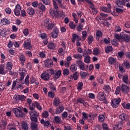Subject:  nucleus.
Instances as JSON below:
<instances>
[{"label":"nucleus","mask_w":130,"mask_h":130,"mask_svg":"<svg viewBox=\"0 0 130 130\" xmlns=\"http://www.w3.org/2000/svg\"><path fill=\"white\" fill-rule=\"evenodd\" d=\"M53 6L55 10L51 9L49 10V14L52 17H57L58 16V7L56 5V2L53 1Z\"/></svg>","instance_id":"nucleus-1"},{"label":"nucleus","mask_w":130,"mask_h":130,"mask_svg":"<svg viewBox=\"0 0 130 130\" xmlns=\"http://www.w3.org/2000/svg\"><path fill=\"white\" fill-rule=\"evenodd\" d=\"M116 4L120 8H122L123 6L130 8V0H117Z\"/></svg>","instance_id":"nucleus-2"},{"label":"nucleus","mask_w":130,"mask_h":130,"mask_svg":"<svg viewBox=\"0 0 130 130\" xmlns=\"http://www.w3.org/2000/svg\"><path fill=\"white\" fill-rule=\"evenodd\" d=\"M12 111L16 117H23L24 115L21 108H14L12 110Z\"/></svg>","instance_id":"nucleus-3"},{"label":"nucleus","mask_w":130,"mask_h":130,"mask_svg":"<svg viewBox=\"0 0 130 130\" xmlns=\"http://www.w3.org/2000/svg\"><path fill=\"white\" fill-rule=\"evenodd\" d=\"M44 25L48 30H52L53 29V24H52V22L49 18H47L44 20Z\"/></svg>","instance_id":"nucleus-4"},{"label":"nucleus","mask_w":130,"mask_h":130,"mask_svg":"<svg viewBox=\"0 0 130 130\" xmlns=\"http://www.w3.org/2000/svg\"><path fill=\"white\" fill-rule=\"evenodd\" d=\"M86 1L89 5V7L90 8V9L92 11V13L93 15H96V14H97V13H98V11H97V9H96V8H95V6H94V5H93V2L90 1L89 0H86Z\"/></svg>","instance_id":"nucleus-5"},{"label":"nucleus","mask_w":130,"mask_h":130,"mask_svg":"<svg viewBox=\"0 0 130 130\" xmlns=\"http://www.w3.org/2000/svg\"><path fill=\"white\" fill-rule=\"evenodd\" d=\"M120 101H121V100L120 98L114 99L112 100L111 101V105L114 108H116V107H118V105H119V103H120Z\"/></svg>","instance_id":"nucleus-6"},{"label":"nucleus","mask_w":130,"mask_h":130,"mask_svg":"<svg viewBox=\"0 0 130 130\" xmlns=\"http://www.w3.org/2000/svg\"><path fill=\"white\" fill-rule=\"evenodd\" d=\"M39 10L38 12V15L40 17H41L43 15V12L45 11V6L42 3H40L39 4Z\"/></svg>","instance_id":"nucleus-7"},{"label":"nucleus","mask_w":130,"mask_h":130,"mask_svg":"<svg viewBox=\"0 0 130 130\" xmlns=\"http://www.w3.org/2000/svg\"><path fill=\"white\" fill-rule=\"evenodd\" d=\"M26 102L27 104H28V107L31 111H33L34 109H35V103H34L30 98H28L26 99Z\"/></svg>","instance_id":"nucleus-8"},{"label":"nucleus","mask_w":130,"mask_h":130,"mask_svg":"<svg viewBox=\"0 0 130 130\" xmlns=\"http://www.w3.org/2000/svg\"><path fill=\"white\" fill-rule=\"evenodd\" d=\"M22 10V8L20 5L18 4L16 5L15 8L14 10V13L15 16H20L21 15V11Z\"/></svg>","instance_id":"nucleus-9"},{"label":"nucleus","mask_w":130,"mask_h":130,"mask_svg":"<svg viewBox=\"0 0 130 130\" xmlns=\"http://www.w3.org/2000/svg\"><path fill=\"white\" fill-rule=\"evenodd\" d=\"M101 11L105 12L106 13H110L111 11V5L110 4H107V7L105 6H102L100 7Z\"/></svg>","instance_id":"nucleus-10"},{"label":"nucleus","mask_w":130,"mask_h":130,"mask_svg":"<svg viewBox=\"0 0 130 130\" xmlns=\"http://www.w3.org/2000/svg\"><path fill=\"white\" fill-rule=\"evenodd\" d=\"M58 34H59V30L57 28H55L51 33V37L54 39L57 38L58 37Z\"/></svg>","instance_id":"nucleus-11"},{"label":"nucleus","mask_w":130,"mask_h":130,"mask_svg":"<svg viewBox=\"0 0 130 130\" xmlns=\"http://www.w3.org/2000/svg\"><path fill=\"white\" fill-rule=\"evenodd\" d=\"M44 64L46 68H52L53 67V61L51 59H47L44 61Z\"/></svg>","instance_id":"nucleus-12"},{"label":"nucleus","mask_w":130,"mask_h":130,"mask_svg":"<svg viewBox=\"0 0 130 130\" xmlns=\"http://www.w3.org/2000/svg\"><path fill=\"white\" fill-rule=\"evenodd\" d=\"M98 99L100 101H104L106 99V94L104 92H100L98 94Z\"/></svg>","instance_id":"nucleus-13"},{"label":"nucleus","mask_w":130,"mask_h":130,"mask_svg":"<svg viewBox=\"0 0 130 130\" xmlns=\"http://www.w3.org/2000/svg\"><path fill=\"white\" fill-rule=\"evenodd\" d=\"M23 47L26 49H31L32 46H31V41L27 39L23 43Z\"/></svg>","instance_id":"nucleus-14"},{"label":"nucleus","mask_w":130,"mask_h":130,"mask_svg":"<svg viewBox=\"0 0 130 130\" xmlns=\"http://www.w3.org/2000/svg\"><path fill=\"white\" fill-rule=\"evenodd\" d=\"M26 69H20L19 70V74L20 75L21 77L20 78V81H22L24 79V77L26 76Z\"/></svg>","instance_id":"nucleus-15"},{"label":"nucleus","mask_w":130,"mask_h":130,"mask_svg":"<svg viewBox=\"0 0 130 130\" xmlns=\"http://www.w3.org/2000/svg\"><path fill=\"white\" fill-rule=\"evenodd\" d=\"M49 78L50 77L45 71L43 72V73H42L41 75V78L44 81H48L49 80Z\"/></svg>","instance_id":"nucleus-16"},{"label":"nucleus","mask_w":130,"mask_h":130,"mask_svg":"<svg viewBox=\"0 0 130 130\" xmlns=\"http://www.w3.org/2000/svg\"><path fill=\"white\" fill-rule=\"evenodd\" d=\"M16 101H24L26 100V97L24 95H16L14 98Z\"/></svg>","instance_id":"nucleus-17"},{"label":"nucleus","mask_w":130,"mask_h":130,"mask_svg":"<svg viewBox=\"0 0 130 130\" xmlns=\"http://www.w3.org/2000/svg\"><path fill=\"white\" fill-rule=\"evenodd\" d=\"M121 39H123L124 41H126V42H128L130 40V36L126 35V34H121Z\"/></svg>","instance_id":"nucleus-18"},{"label":"nucleus","mask_w":130,"mask_h":130,"mask_svg":"<svg viewBox=\"0 0 130 130\" xmlns=\"http://www.w3.org/2000/svg\"><path fill=\"white\" fill-rule=\"evenodd\" d=\"M76 40L77 41H81V38L79 36H78V35L73 34L72 42H73V43H75V42H76Z\"/></svg>","instance_id":"nucleus-19"},{"label":"nucleus","mask_w":130,"mask_h":130,"mask_svg":"<svg viewBox=\"0 0 130 130\" xmlns=\"http://www.w3.org/2000/svg\"><path fill=\"white\" fill-rule=\"evenodd\" d=\"M18 57L21 63L24 64V63H25V61H26V58L25 57V56L23 54H21L19 55Z\"/></svg>","instance_id":"nucleus-20"},{"label":"nucleus","mask_w":130,"mask_h":130,"mask_svg":"<svg viewBox=\"0 0 130 130\" xmlns=\"http://www.w3.org/2000/svg\"><path fill=\"white\" fill-rule=\"evenodd\" d=\"M64 110V108L63 107V106H60L59 107H57L55 109L56 114H60V113H61V112H62Z\"/></svg>","instance_id":"nucleus-21"},{"label":"nucleus","mask_w":130,"mask_h":130,"mask_svg":"<svg viewBox=\"0 0 130 130\" xmlns=\"http://www.w3.org/2000/svg\"><path fill=\"white\" fill-rule=\"evenodd\" d=\"M26 12L28 14V15H30V16H33L34 14H35L34 9L32 8L31 7L28 8L27 9Z\"/></svg>","instance_id":"nucleus-22"},{"label":"nucleus","mask_w":130,"mask_h":130,"mask_svg":"<svg viewBox=\"0 0 130 130\" xmlns=\"http://www.w3.org/2000/svg\"><path fill=\"white\" fill-rule=\"evenodd\" d=\"M60 75H61V71H60V70L55 71L53 76L54 79H55V80H57V79H58L59 77H60Z\"/></svg>","instance_id":"nucleus-23"},{"label":"nucleus","mask_w":130,"mask_h":130,"mask_svg":"<svg viewBox=\"0 0 130 130\" xmlns=\"http://www.w3.org/2000/svg\"><path fill=\"white\" fill-rule=\"evenodd\" d=\"M103 89L106 93H109L111 91V88L109 85H104Z\"/></svg>","instance_id":"nucleus-24"},{"label":"nucleus","mask_w":130,"mask_h":130,"mask_svg":"<svg viewBox=\"0 0 130 130\" xmlns=\"http://www.w3.org/2000/svg\"><path fill=\"white\" fill-rule=\"evenodd\" d=\"M60 103V100L58 98H54L53 104L54 106H58Z\"/></svg>","instance_id":"nucleus-25"},{"label":"nucleus","mask_w":130,"mask_h":130,"mask_svg":"<svg viewBox=\"0 0 130 130\" xmlns=\"http://www.w3.org/2000/svg\"><path fill=\"white\" fill-rule=\"evenodd\" d=\"M122 67H124V68H126V69H129L130 68V62L129 61L125 60L123 62V63L122 64Z\"/></svg>","instance_id":"nucleus-26"},{"label":"nucleus","mask_w":130,"mask_h":130,"mask_svg":"<svg viewBox=\"0 0 130 130\" xmlns=\"http://www.w3.org/2000/svg\"><path fill=\"white\" fill-rule=\"evenodd\" d=\"M6 69L11 71L13 69V62H7L6 64Z\"/></svg>","instance_id":"nucleus-27"},{"label":"nucleus","mask_w":130,"mask_h":130,"mask_svg":"<svg viewBox=\"0 0 130 130\" xmlns=\"http://www.w3.org/2000/svg\"><path fill=\"white\" fill-rule=\"evenodd\" d=\"M50 77L52 75H54V70L52 69L47 70L45 71Z\"/></svg>","instance_id":"nucleus-28"},{"label":"nucleus","mask_w":130,"mask_h":130,"mask_svg":"<svg viewBox=\"0 0 130 130\" xmlns=\"http://www.w3.org/2000/svg\"><path fill=\"white\" fill-rule=\"evenodd\" d=\"M119 117L121 120H127L128 119V115L126 114H121Z\"/></svg>","instance_id":"nucleus-29"},{"label":"nucleus","mask_w":130,"mask_h":130,"mask_svg":"<svg viewBox=\"0 0 130 130\" xmlns=\"http://www.w3.org/2000/svg\"><path fill=\"white\" fill-rule=\"evenodd\" d=\"M108 61L110 64H114L116 62V58L110 57L108 59Z\"/></svg>","instance_id":"nucleus-30"},{"label":"nucleus","mask_w":130,"mask_h":130,"mask_svg":"<svg viewBox=\"0 0 130 130\" xmlns=\"http://www.w3.org/2000/svg\"><path fill=\"white\" fill-rule=\"evenodd\" d=\"M31 127L30 128L31 130H38V125L36 123L32 122L30 124Z\"/></svg>","instance_id":"nucleus-31"},{"label":"nucleus","mask_w":130,"mask_h":130,"mask_svg":"<svg viewBox=\"0 0 130 130\" xmlns=\"http://www.w3.org/2000/svg\"><path fill=\"white\" fill-rule=\"evenodd\" d=\"M28 113L31 117H37V116L39 115V113L37 112V111H29Z\"/></svg>","instance_id":"nucleus-32"},{"label":"nucleus","mask_w":130,"mask_h":130,"mask_svg":"<svg viewBox=\"0 0 130 130\" xmlns=\"http://www.w3.org/2000/svg\"><path fill=\"white\" fill-rule=\"evenodd\" d=\"M121 90L124 92V93H126L128 92V87L124 84H122L121 87Z\"/></svg>","instance_id":"nucleus-33"},{"label":"nucleus","mask_w":130,"mask_h":130,"mask_svg":"<svg viewBox=\"0 0 130 130\" xmlns=\"http://www.w3.org/2000/svg\"><path fill=\"white\" fill-rule=\"evenodd\" d=\"M78 67L82 71H84V70H85V63L81 60L79 62Z\"/></svg>","instance_id":"nucleus-34"},{"label":"nucleus","mask_w":130,"mask_h":130,"mask_svg":"<svg viewBox=\"0 0 130 130\" xmlns=\"http://www.w3.org/2000/svg\"><path fill=\"white\" fill-rule=\"evenodd\" d=\"M21 127L22 130H28L29 128L28 124H27V123L25 122H23L21 123Z\"/></svg>","instance_id":"nucleus-35"},{"label":"nucleus","mask_w":130,"mask_h":130,"mask_svg":"<svg viewBox=\"0 0 130 130\" xmlns=\"http://www.w3.org/2000/svg\"><path fill=\"white\" fill-rule=\"evenodd\" d=\"M0 75H6V73H5V64L0 65Z\"/></svg>","instance_id":"nucleus-36"},{"label":"nucleus","mask_w":130,"mask_h":130,"mask_svg":"<svg viewBox=\"0 0 130 130\" xmlns=\"http://www.w3.org/2000/svg\"><path fill=\"white\" fill-rule=\"evenodd\" d=\"M7 30L6 29H2L0 30V35L3 37L7 36Z\"/></svg>","instance_id":"nucleus-37"},{"label":"nucleus","mask_w":130,"mask_h":130,"mask_svg":"<svg viewBox=\"0 0 130 130\" xmlns=\"http://www.w3.org/2000/svg\"><path fill=\"white\" fill-rule=\"evenodd\" d=\"M96 40H98V41H99L100 37H102V32H101V31L100 30H97L96 32Z\"/></svg>","instance_id":"nucleus-38"},{"label":"nucleus","mask_w":130,"mask_h":130,"mask_svg":"<svg viewBox=\"0 0 130 130\" xmlns=\"http://www.w3.org/2000/svg\"><path fill=\"white\" fill-rule=\"evenodd\" d=\"M78 68L77 67V66L76 64H72L70 67V71L72 72V73H74L76 72V70H77Z\"/></svg>","instance_id":"nucleus-39"},{"label":"nucleus","mask_w":130,"mask_h":130,"mask_svg":"<svg viewBox=\"0 0 130 130\" xmlns=\"http://www.w3.org/2000/svg\"><path fill=\"white\" fill-rule=\"evenodd\" d=\"M41 123H42V124H44V126H49L50 123H49V121H44V120L43 119H42L40 121Z\"/></svg>","instance_id":"nucleus-40"},{"label":"nucleus","mask_w":130,"mask_h":130,"mask_svg":"<svg viewBox=\"0 0 130 130\" xmlns=\"http://www.w3.org/2000/svg\"><path fill=\"white\" fill-rule=\"evenodd\" d=\"M122 106L125 109H130V103L124 102L122 103Z\"/></svg>","instance_id":"nucleus-41"},{"label":"nucleus","mask_w":130,"mask_h":130,"mask_svg":"<svg viewBox=\"0 0 130 130\" xmlns=\"http://www.w3.org/2000/svg\"><path fill=\"white\" fill-rule=\"evenodd\" d=\"M54 121L56 123H61V118L58 116H56L54 117Z\"/></svg>","instance_id":"nucleus-42"},{"label":"nucleus","mask_w":130,"mask_h":130,"mask_svg":"<svg viewBox=\"0 0 130 130\" xmlns=\"http://www.w3.org/2000/svg\"><path fill=\"white\" fill-rule=\"evenodd\" d=\"M121 125H122V123H121V122H117L115 125L114 128H115L116 130H117L121 127Z\"/></svg>","instance_id":"nucleus-43"},{"label":"nucleus","mask_w":130,"mask_h":130,"mask_svg":"<svg viewBox=\"0 0 130 130\" xmlns=\"http://www.w3.org/2000/svg\"><path fill=\"white\" fill-rule=\"evenodd\" d=\"M35 107L38 110H42V107L41 106V105L40 103L37 102H35Z\"/></svg>","instance_id":"nucleus-44"},{"label":"nucleus","mask_w":130,"mask_h":130,"mask_svg":"<svg viewBox=\"0 0 130 130\" xmlns=\"http://www.w3.org/2000/svg\"><path fill=\"white\" fill-rule=\"evenodd\" d=\"M10 24V21L7 19H3L1 20V24L2 25H7Z\"/></svg>","instance_id":"nucleus-45"},{"label":"nucleus","mask_w":130,"mask_h":130,"mask_svg":"<svg viewBox=\"0 0 130 130\" xmlns=\"http://www.w3.org/2000/svg\"><path fill=\"white\" fill-rule=\"evenodd\" d=\"M84 62L86 63H90V59L91 57H90V56L89 55H87L86 56H84Z\"/></svg>","instance_id":"nucleus-46"},{"label":"nucleus","mask_w":130,"mask_h":130,"mask_svg":"<svg viewBox=\"0 0 130 130\" xmlns=\"http://www.w3.org/2000/svg\"><path fill=\"white\" fill-rule=\"evenodd\" d=\"M123 82L125 84H128V77L127 75H124L122 78Z\"/></svg>","instance_id":"nucleus-47"},{"label":"nucleus","mask_w":130,"mask_h":130,"mask_svg":"<svg viewBox=\"0 0 130 130\" xmlns=\"http://www.w3.org/2000/svg\"><path fill=\"white\" fill-rule=\"evenodd\" d=\"M99 121L100 122H103L105 119V117L103 115H100L98 117Z\"/></svg>","instance_id":"nucleus-48"},{"label":"nucleus","mask_w":130,"mask_h":130,"mask_svg":"<svg viewBox=\"0 0 130 130\" xmlns=\"http://www.w3.org/2000/svg\"><path fill=\"white\" fill-rule=\"evenodd\" d=\"M94 40V38L92 36H89L88 37V44H91L93 42V41Z\"/></svg>","instance_id":"nucleus-49"},{"label":"nucleus","mask_w":130,"mask_h":130,"mask_svg":"<svg viewBox=\"0 0 130 130\" xmlns=\"http://www.w3.org/2000/svg\"><path fill=\"white\" fill-rule=\"evenodd\" d=\"M87 75H88L87 73L84 72L83 71L80 72V76L82 79H85L86 77H87Z\"/></svg>","instance_id":"nucleus-50"},{"label":"nucleus","mask_w":130,"mask_h":130,"mask_svg":"<svg viewBox=\"0 0 130 130\" xmlns=\"http://www.w3.org/2000/svg\"><path fill=\"white\" fill-rule=\"evenodd\" d=\"M42 117H44L45 118H47V117L49 116V114H48V112L45 111L42 113Z\"/></svg>","instance_id":"nucleus-51"},{"label":"nucleus","mask_w":130,"mask_h":130,"mask_svg":"<svg viewBox=\"0 0 130 130\" xmlns=\"http://www.w3.org/2000/svg\"><path fill=\"white\" fill-rule=\"evenodd\" d=\"M48 48L49 49H54V48H55V46L54 45V44L50 43L48 44Z\"/></svg>","instance_id":"nucleus-52"},{"label":"nucleus","mask_w":130,"mask_h":130,"mask_svg":"<svg viewBox=\"0 0 130 130\" xmlns=\"http://www.w3.org/2000/svg\"><path fill=\"white\" fill-rule=\"evenodd\" d=\"M73 57L76 59H81L82 58V55L80 54H76L73 55Z\"/></svg>","instance_id":"nucleus-53"},{"label":"nucleus","mask_w":130,"mask_h":130,"mask_svg":"<svg viewBox=\"0 0 130 130\" xmlns=\"http://www.w3.org/2000/svg\"><path fill=\"white\" fill-rule=\"evenodd\" d=\"M82 119H83L84 120H87V119H88V114H87L85 112H83L82 113Z\"/></svg>","instance_id":"nucleus-54"},{"label":"nucleus","mask_w":130,"mask_h":130,"mask_svg":"<svg viewBox=\"0 0 130 130\" xmlns=\"http://www.w3.org/2000/svg\"><path fill=\"white\" fill-rule=\"evenodd\" d=\"M93 51L94 55H98V54L100 53L99 49H98L97 48H94Z\"/></svg>","instance_id":"nucleus-55"},{"label":"nucleus","mask_w":130,"mask_h":130,"mask_svg":"<svg viewBox=\"0 0 130 130\" xmlns=\"http://www.w3.org/2000/svg\"><path fill=\"white\" fill-rule=\"evenodd\" d=\"M76 103H80L81 104H84L85 103V101L82 98H79L77 100Z\"/></svg>","instance_id":"nucleus-56"},{"label":"nucleus","mask_w":130,"mask_h":130,"mask_svg":"<svg viewBox=\"0 0 130 130\" xmlns=\"http://www.w3.org/2000/svg\"><path fill=\"white\" fill-rule=\"evenodd\" d=\"M48 97H49L50 98H54V96H55V94L52 91H49L48 92Z\"/></svg>","instance_id":"nucleus-57"},{"label":"nucleus","mask_w":130,"mask_h":130,"mask_svg":"<svg viewBox=\"0 0 130 130\" xmlns=\"http://www.w3.org/2000/svg\"><path fill=\"white\" fill-rule=\"evenodd\" d=\"M24 36H28L29 35V29L28 28H25L23 30Z\"/></svg>","instance_id":"nucleus-58"},{"label":"nucleus","mask_w":130,"mask_h":130,"mask_svg":"<svg viewBox=\"0 0 130 130\" xmlns=\"http://www.w3.org/2000/svg\"><path fill=\"white\" fill-rule=\"evenodd\" d=\"M112 51V46H108L105 49V51L107 52V53H108V52H110V51Z\"/></svg>","instance_id":"nucleus-59"},{"label":"nucleus","mask_w":130,"mask_h":130,"mask_svg":"<svg viewBox=\"0 0 130 130\" xmlns=\"http://www.w3.org/2000/svg\"><path fill=\"white\" fill-rule=\"evenodd\" d=\"M77 30L79 32H81L82 30H83V25H82V24L80 23L78 26L77 27Z\"/></svg>","instance_id":"nucleus-60"},{"label":"nucleus","mask_w":130,"mask_h":130,"mask_svg":"<svg viewBox=\"0 0 130 130\" xmlns=\"http://www.w3.org/2000/svg\"><path fill=\"white\" fill-rule=\"evenodd\" d=\"M83 87V82H79L77 85V90H82V87Z\"/></svg>","instance_id":"nucleus-61"},{"label":"nucleus","mask_w":130,"mask_h":130,"mask_svg":"<svg viewBox=\"0 0 130 130\" xmlns=\"http://www.w3.org/2000/svg\"><path fill=\"white\" fill-rule=\"evenodd\" d=\"M69 26L71 28V29H75L76 27V24H74V22H71L69 23Z\"/></svg>","instance_id":"nucleus-62"},{"label":"nucleus","mask_w":130,"mask_h":130,"mask_svg":"<svg viewBox=\"0 0 130 130\" xmlns=\"http://www.w3.org/2000/svg\"><path fill=\"white\" fill-rule=\"evenodd\" d=\"M70 74V70L68 69H64L63 71V74L64 76H68Z\"/></svg>","instance_id":"nucleus-63"},{"label":"nucleus","mask_w":130,"mask_h":130,"mask_svg":"<svg viewBox=\"0 0 130 130\" xmlns=\"http://www.w3.org/2000/svg\"><path fill=\"white\" fill-rule=\"evenodd\" d=\"M25 84L26 86H29V75H27L25 79Z\"/></svg>","instance_id":"nucleus-64"}]
</instances>
